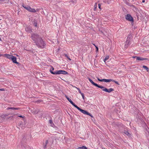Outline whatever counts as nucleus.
Wrapping results in <instances>:
<instances>
[{
    "instance_id": "nucleus-50",
    "label": "nucleus",
    "mask_w": 149,
    "mask_h": 149,
    "mask_svg": "<svg viewBox=\"0 0 149 149\" xmlns=\"http://www.w3.org/2000/svg\"><path fill=\"white\" fill-rule=\"evenodd\" d=\"M52 40V38H51V40H51H51Z\"/></svg>"
},
{
    "instance_id": "nucleus-13",
    "label": "nucleus",
    "mask_w": 149,
    "mask_h": 149,
    "mask_svg": "<svg viewBox=\"0 0 149 149\" xmlns=\"http://www.w3.org/2000/svg\"><path fill=\"white\" fill-rule=\"evenodd\" d=\"M31 28L29 26L25 28V30L26 31L30 32L32 31Z\"/></svg>"
},
{
    "instance_id": "nucleus-26",
    "label": "nucleus",
    "mask_w": 149,
    "mask_h": 149,
    "mask_svg": "<svg viewBox=\"0 0 149 149\" xmlns=\"http://www.w3.org/2000/svg\"><path fill=\"white\" fill-rule=\"evenodd\" d=\"M97 3H95L94 5V10H96V9L97 8Z\"/></svg>"
},
{
    "instance_id": "nucleus-34",
    "label": "nucleus",
    "mask_w": 149,
    "mask_h": 149,
    "mask_svg": "<svg viewBox=\"0 0 149 149\" xmlns=\"http://www.w3.org/2000/svg\"><path fill=\"white\" fill-rule=\"evenodd\" d=\"M81 95L82 96L83 99L84 100V94L83 93H82V94H81Z\"/></svg>"
},
{
    "instance_id": "nucleus-32",
    "label": "nucleus",
    "mask_w": 149,
    "mask_h": 149,
    "mask_svg": "<svg viewBox=\"0 0 149 149\" xmlns=\"http://www.w3.org/2000/svg\"><path fill=\"white\" fill-rule=\"evenodd\" d=\"M95 47L96 48V52H97L98 51V47H97L96 46H95Z\"/></svg>"
},
{
    "instance_id": "nucleus-44",
    "label": "nucleus",
    "mask_w": 149,
    "mask_h": 149,
    "mask_svg": "<svg viewBox=\"0 0 149 149\" xmlns=\"http://www.w3.org/2000/svg\"><path fill=\"white\" fill-rule=\"evenodd\" d=\"M0 90L2 91L4 90L3 89H0Z\"/></svg>"
},
{
    "instance_id": "nucleus-25",
    "label": "nucleus",
    "mask_w": 149,
    "mask_h": 149,
    "mask_svg": "<svg viewBox=\"0 0 149 149\" xmlns=\"http://www.w3.org/2000/svg\"><path fill=\"white\" fill-rule=\"evenodd\" d=\"M24 148L25 149H31L30 147L29 146H24Z\"/></svg>"
},
{
    "instance_id": "nucleus-43",
    "label": "nucleus",
    "mask_w": 149,
    "mask_h": 149,
    "mask_svg": "<svg viewBox=\"0 0 149 149\" xmlns=\"http://www.w3.org/2000/svg\"><path fill=\"white\" fill-rule=\"evenodd\" d=\"M136 57H136V56H133L132 57L133 58H136Z\"/></svg>"
},
{
    "instance_id": "nucleus-38",
    "label": "nucleus",
    "mask_w": 149,
    "mask_h": 149,
    "mask_svg": "<svg viewBox=\"0 0 149 149\" xmlns=\"http://www.w3.org/2000/svg\"><path fill=\"white\" fill-rule=\"evenodd\" d=\"M78 91H79V93H80V94H82L83 93H82L81 92V91H80V90H79Z\"/></svg>"
},
{
    "instance_id": "nucleus-23",
    "label": "nucleus",
    "mask_w": 149,
    "mask_h": 149,
    "mask_svg": "<svg viewBox=\"0 0 149 149\" xmlns=\"http://www.w3.org/2000/svg\"><path fill=\"white\" fill-rule=\"evenodd\" d=\"M109 58V56H106L105 57V58L104 59V61L105 62Z\"/></svg>"
},
{
    "instance_id": "nucleus-19",
    "label": "nucleus",
    "mask_w": 149,
    "mask_h": 149,
    "mask_svg": "<svg viewBox=\"0 0 149 149\" xmlns=\"http://www.w3.org/2000/svg\"><path fill=\"white\" fill-rule=\"evenodd\" d=\"M33 24L34 26H35V27L37 26V22L36 20H34Z\"/></svg>"
},
{
    "instance_id": "nucleus-29",
    "label": "nucleus",
    "mask_w": 149,
    "mask_h": 149,
    "mask_svg": "<svg viewBox=\"0 0 149 149\" xmlns=\"http://www.w3.org/2000/svg\"><path fill=\"white\" fill-rule=\"evenodd\" d=\"M14 107H8L6 109L7 110L13 109L14 110Z\"/></svg>"
},
{
    "instance_id": "nucleus-1",
    "label": "nucleus",
    "mask_w": 149,
    "mask_h": 149,
    "mask_svg": "<svg viewBox=\"0 0 149 149\" xmlns=\"http://www.w3.org/2000/svg\"><path fill=\"white\" fill-rule=\"evenodd\" d=\"M32 39L36 45L39 47H42L46 45L42 38L37 34L33 33L31 35Z\"/></svg>"
},
{
    "instance_id": "nucleus-37",
    "label": "nucleus",
    "mask_w": 149,
    "mask_h": 149,
    "mask_svg": "<svg viewBox=\"0 0 149 149\" xmlns=\"http://www.w3.org/2000/svg\"><path fill=\"white\" fill-rule=\"evenodd\" d=\"M20 108H14V110H18Z\"/></svg>"
},
{
    "instance_id": "nucleus-17",
    "label": "nucleus",
    "mask_w": 149,
    "mask_h": 149,
    "mask_svg": "<svg viewBox=\"0 0 149 149\" xmlns=\"http://www.w3.org/2000/svg\"><path fill=\"white\" fill-rule=\"evenodd\" d=\"M96 87H98L99 88H100L101 89H102V90L103 89H105V88H105L104 86H100V85H99L98 84L97 85Z\"/></svg>"
},
{
    "instance_id": "nucleus-49",
    "label": "nucleus",
    "mask_w": 149,
    "mask_h": 149,
    "mask_svg": "<svg viewBox=\"0 0 149 149\" xmlns=\"http://www.w3.org/2000/svg\"><path fill=\"white\" fill-rule=\"evenodd\" d=\"M48 84H49V83H48V84H47V85H48Z\"/></svg>"
},
{
    "instance_id": "nucleus-10",
    "label": "nucleus",
    "mask_w": 149,
    "mask_h": 149,
    "mask_svg": "<svg viewBox=\"0 0 149 149\" xmlns=\"http://www.w3.org/2000/svg\"><path fill=\"white\" fill-rule=\"evenodd\" d=\"M50 67H51V68L49 70V71L51 73L54 74H55V72H56V71L54 72L53 70H54V68L51 66H50Z\"/></svg>"
},
{
    "instance_id": "nucleus-55",
    "label": "nucleus",
    "mask_w": 149,
    "mask_h": 149,
    "mask_svg": "<svg viewBox=\"0 0 149 149\" xmlns=\"http://www.w3.org/2000/svg\"><path fill=\"white\" fill-rule=\"evenodd\" d=\"M53 42H53V40H52V41Z\"/></svg>"
},
{
    "instance_id": "nucleus-46",
    "label": "nucleus",
    "mask_w": 149,
    "mask_h": 149,
    "mask_svg": "<svg viewBox=\"0 0 149 149\" xmlns=\"http://www.w3.org/2000/svg\"><path fill=\"white\" fill-rule=\"evenodd\" d=\"M145 1V0H143L142 2H144Z\"/></svg>"
},
{
    "instance_id": "nucleus-47",
    "label": "nucleus",
    "mask_w": 149,
    "mask_h": 149,
    "mask_svg": "<svg viewBox=\"0 0 149 149\" xmlns=\"http://www.w3.org/2000/svg\"><path fill=\"white\" fill-rule=\"evenodd\" d=\"M76 149H80V148H79H79H76Z\"/></svg>"
},
{
    "instance_id": "nucleus-51",
    "label": "nucleus",
    "mask_w": 149,
    "mask_h": 149,
    "mask_svg": "<svg viewBox=\"0 0 149 149\" xmlns=\"http://www.w3.org/2000/svg\"><path fill=\"white\" fill-rule=\"evenodd\" d=\"M93 45L95 46H96L94 44H93Z\"/></svg>"
},
{
    "instance_id": "nucleus-54",
    "label": "nucleus",
    "mask_w": 149,
    "mask_h": 149,
    "mask_svg": "<svg viewBox=\"0 0 149 149\" xmlns=\"http://www.w3.org/2000/svg\"><path fill=\"white\" fill-rule=\"evenodd\" d=\"M2 81V80H0V81Z\"/></svg>"
},
{
    "instance_id": "nucleus-27",
    "label": "nucleus",
    "mask_w": 149,
    "mask_h": 149,
    "mask_svg": "<svg viewBox=\"0 0 149 149\" xmlns=\"http://www.w3.org/2000/svg\"><path fill=\"white\" fill-rule=\"evenodd\" d=\"M112 81H113V82H115L116 84L118 85H119V84L118 83V81H116L113 79H112Z\"/></svg>"
},
{
    "instance_id": "nucleus-2",
    "label": "nucleus",
    "mask_w": 149,
    "mask_h": 149,
    "mask_svg": "<svg viewBox=\"0 0 149 149\" xmlns=\"http://www.w3.org/2000/svg\"><path fill=\"white\" fill-rule=\"evenodd\" d=\"M132 38V36L131 34L128 35L126 40L125 42V47H127L130 44V41Z\"/></svg>"
},
{
    "instance_id": "nucleus-5",
    "label": "nucleus",
    "mask_w": 149,
    "mask_h": 149,
    "mask_svg": "<svg viewBox=\"0 0 149 149\" xmlns=\"http://www.w3.org/2000/svg\"><path fill=\"white\" fill-rule=\"evenodd\" d=\"M80 111L82 113L84 114L89 115L91 117H93V116L91 114L89 113H88L87 111H86V110L81 109V110H80Z\"/></svg>"
},
{
    "instance_id": "nucleus-22",
    "label": "nucleus",
    "mask_w": 149,
    "mask_h": 149,
    "mask_svg": "<svg viewBox=\"0 0 149 149\" xmlns=\"http://www.w3.org/2000/svg\"><path fill=\"white\" fill-rule=\"evenodd\" d=\"M90 82L93 85L95 86H96L97 84L94 83L92 80Z\"/></svg>"
},
{
    "instance_id": "nucleus-36",
    "label": "nucleus",
    "mask_w": 149,
    "mask_h": 149,
    "mask_svg": "<svg viewBox=\"0 0 149 149\" xmlns=\"http://www.w3.org/2000/svg\"><path fill=\"white\" fill-rule=\"evenodd\" d=\"M101 6V5L100 3L98 4V8L100 9H101V7H100Z\"/></svg>"
},
{
    "instance_id": "nucleus-21",
    "label": "nucleus",
    "mask_w": 149,
    "mask_h": 149,
    "mask_svg": "<svg viewBox=\"0 0 149 149\" xmlns=\"http://www.w3.org/2000/svg\"><path fill=\"white\" fill-rule=\"evenodd\" d=\"M23 6L24 8H25V9H26V10H27L28 11L29 9L30 6Z\"/></svg>"
},
{
    "instance_id": "nucleus-20",
    "label": "nucleus",
    "mask_w": 149,
    "mask_h": 149,
    "mask_svg": "<svg viewBox=\"0 0 149 149\" xmlns=\"http://www.w3.org/2000/svg\"><path fill=\"white\" fill-rule=\"evenodd\" d=\"M143 68L146 69L147 72H148L149 71V68L146 66L143 65Z\"/></svg>"
},
{
    "instance_id": "nucleus-24",
    "label": "nucleus",
    "mask_w": 149,
    "mask_h": 149,
    "mask_svg": "<svg viewBox=\"0 0 149 149\" xmlns=\"http://www.w3.org/2000/svg\"><path fill=\"white\" fill-rule=\"evenodd\" d=\"M80 149H87V148L85 146H83L82 147H79Z\"/></svg>"
},
{
    "instance_id": "nucleus-48",
    "label": "nucleus",
    "mask_w": 149,
    "mask_h": 149,
    "mask_svg": "<svg viewBox=\"0 0 149 149\" xmlns=\"http://www.w3.org/2000/svg\"><path fill=\"white\" fill-rule=\"evenodd\" d=\"M3 55H2V54H0V56H2Z\"/></svg>"
},
{
    "instance_id": "nucleus-12",
    "label": "nucleus",
    "mask_w": 149,
    "mask_h": 149,
    "mask_svg": "<svg viewBox=\"0 0 149 149\" xmlns=\"http://www.w3.org/2000/svg\"><path fill=\"white\" fill-rule=\"evenodd\" d=\"M49 123L50 124V126L51 127H54L55 126L54 124L53 123L52 120H50L49 121Z\"/></svg>"
},
{
    "instance_id": "nucleus-16",
    "label": "nucleus",
    "mask_w": 149,
    "mask_h": 149,
    "mask_svg": "<svg viewBox=\"0 0 149 149\" xmlns=\"http://www.w3.org/2000/svg\"><path fill=\"white\" fill-rule=\"evenodd\" d=\"M65 96L66 98H67V99L70 103L71 104H72L73 102L72 101V100L70 98H69L67 95H65Z\"/></svg>"
},
{
    "instance_id": "nucleus-7",
    "label": "nucleus",
    "mask_w": 149,
    "mask_h": 149,
    "mask_svg": "<svg viewBox=\"0 0 149 149\" xmlns=\"http://www.w3.org/2000/svg\"><path fill=\"white\" fill-rule=\"evenodd\" d=\"M33 112L34 114H35L40 113V114L42 115V116L43 114L42 112V111H40L39 109H36Z\"/></svg>"
},
{
    "instance_id": "nucleus-41",
    "label": "nucleus",
    "mask_w": 149,
    "mask_h": 149,
    "mask_svg": "<svg viewBox=\"0 0 149 149\" xmlns=\"http://www.w3.org/2000/svg\"><path fill=\"white\" fill-rule=\"evenodd\" d=\"M18 117H20V118H23L24 117H23V116H22L21 115L19 116H18Z\"/></svg>"
},
{
    "instance_id": "nucleus-28",
    "label": "nucleus",
    "mask_w": 149,
    "mask_h": 149,
    "mask_svg": "<svg viewBox=\"0 0 149 149\" xmlns=\"http://www.w3.org/2000/svg\"><path fill=\"white\" fill-rule=\"evenodd\" d=\"M65 57H67V58L69 60L71 61V59L70 58V57L68 56L67 54H65Z\"/></svg>"
},
{
    "instance_id": "nucleus-18",
    "label": "nucleus",
    "mask_w": 149,
    "mask_h": 149,
    "mask_svg": "<svg viewBox=\"0 0 149 149\" xmlns=\"http://www.w3.org/2000/svg\"><path fill=\"white\" fill-rule=\"evenodd\" d=\"M124 133L126 134L129 137L130 136V133L127 131H125L124 132Z\"/></svg>"
},
{
    "instance_id": "nucleus-35",
    "label": "nucleus",
    "mask_w": 149,
    "mask_h": 149,
    "mask_svg": "<svg viewBox=\"0 0 149 149\" xmlns=\"http://www.w3.org/2000/svg\"><path fill=\"white\" fill-rule=\"evenodd\" d=\"M76 108L77 109H78L80 111L81 110V109L79 107H78L77 106L76 107Z\"/></svg>"
},
{
    "instance_id": "nucleus-6",
    "label": "nucleus",
    "mask_w": 149,
    "mask_h": 149,
    "mask_svg": "<svg viewBox=\"0 0 149 149\" xmlns=\"http://www.w3.org/2000/svg\"><path fill=\"white\" fill-rule=\"evenodd\" d=\"M97 79L100 81H104L106 82H109L110 81H112V79H100L99 78H97Z\"/></svg>"
},
{
    "instance_id": "nucleus-11",
    "label": "nucleus",
    "mask_w": 149,
    "mask_h": 149,
    "mask_svg": "<svg viewBox=\"0 0 149 149\" xmlns=\"http://www.w3.org/2000/svg\"><path fill=\"white\" fill-rule=\"evenodd\" d=\"M144 60H148V59L147 58H143L140 57H136V60L143 61Z\"/></svg>"
},
{
    "instance_id": "nucleus-9",
    "label": "nucleus",
    "mask_w": 149,
    "mask_h": 149,
    "mask_svg": "<svg viewBox=\"0 0 149 149\" xmlns=\"http://www.w3.org/2000/svg\"><path fill=\"white\" fill-rule=\"evenodd\" d=\"M102 90L107 92L110 93L111 92L113 91L114 89L111 88H110L109 89H107V88H106L105 89H103Z\"/></svg>"
},
{
    "instance_id": "nucleus-53",
    "label": "nucleus",
    "mask_w": 149,
    "mask_h": 149,
    "mask_svg": "<svg viewBox=\"0 0 149 149\" xmlns=\"http://www.w3.org/2000/svg\"><path fill=\"white\" fill-rule=\"evenodd\" d=\"M3 1V0H0V1Z\"/></svg>"
},
{
    "instance_id": "nucleus-15",
    "label": "nucleus",
    "mask_w": 149,
    "mask_h": 149,
    "mask_svg": "<svg viewBox=\"0 0 149 149\" xmlns=\"http://www.w3.org/2000/svg\"><path fill=\"white\" fill-rule=\"evenodd\" d=\"M5 55L6 56V57L9 59H11L12 57L13 56V55L10 54H5Z\"/></svg>"
},
{
    "instance_id": "nucleus-45",
    "label": "nucleus",
    "mask_w": 149,
    "mask_h": 149,
    "mask_svg": "<svg viewBox=\"0 0 149 149\" xmlns=\"http://www.w3.org/2000/svg\"><path fill=\"white\" fill-rule=\"evenodd\" d=\"M70 1L72 2H74V1H73V0H71Z\"/></svg>"
},
{
    "instance_id": "nucleus-39",
    "label": "nucleus",
    "mask_w": 149,
    "mask_h": 149,
    "mask_svg": "<svg viewBox=\"0 0 149 149\" xmlns=\"http://www.w3.org/2000/svg\"><path fill=\"white\" fill-rule=\"evenodd\" d=\"M13 116H10V117H9L8 118H7V119H9V118H10L11 119L12 118H13Z\"/></svg>"
},
{
    "instance_id": "nucleus-8",
    "label": "nucleus",
    "mask_w": 149,
    "mask_h": 149,
    "mask_svg": "<svg viewBox=\"0 0 149 149\" xmlns=\"http://www.w3.org/2000/svg\"><path fill=\"white\" fill-rule=\"evenodd\" d=\"M17 58L16 57L13 56L12 57L11 60L13 63L19 64V63L17 62L16 61Z\"/></svg>"
},
{
    "instance_id": "nucleus-42",
    "label": "nucleus",
    "mask_w": 149,
    "mask_h": 149,
    "mask_svg": "<svg viewBox=\"0 0 149 149\" xmlns=\"http://www.w3.org/2000/svg\"><path fill=\"white\" fill-rule=\"evenodd\" d=\"M75 88H76L77 89V90H78V91H79V90H80V89L79 88H77V87H75Z\"/></svg>"
},
{
    "instance_id": "nucleus-33",
    "label": "nucleus",
    "mask_w": 149,
    "mask_h": 149,
    "mask_svg": "<svg viewBox=\"0 0 149 149\" xmlns=\"http://www.w3.org/2000/svg\"><path fill=\"white\" fill-rule=\"evenodd\" d=\"M46 146H47V140H46L45 141V144L44 147V148H46Z\"/></svg>"
},
{
    "instance_id": "nucleus-3",
    "label": "nucleus",
    "mask_w": 149,
    "mask_h": 149,
    "mask_svg": "<svg viewBox=\"0 0 149 149\" xmlns=\"http://www.w3.org/2000/svg\"><path fill=\"white\" fill-rule=\"evenodd\" d=\"M54 73L55 74H68V72H67L64 70H56V72H55Z\"/></svg>"
},
{
    "instance_id": "nucleus-31",
    "label": "nucleus",
    "mask_w": 149,
    "mask_h": 149,
    "mask_svg": "<svg viewBox=\"0 0 149 149\" xmlns=\"http://www.w3.org/2000/svg\"><path fill=\"white\" fill-rule=\"evenodd\" d=\"M71 104L75 108L77 106L73 102Z\"/></svg>"
},
{
    "instance_id": "nucleus-52",
    "label": "nucleus",
    "mask_w": 149,
    "mask_h": 149,
    "mask_svg": "<svg viewBox=\"0 0 149 149\" xmlns=\"http://www.w3.org/2000/svg\"><path fill=\"white\" fill-rule=\"evenodd\" d=\"M93 45L95 46H96L94 44H93Z\"/></svg>"
},
{
    "instance_id": "nucleus-40",
    "label": "nucleus",
    "mask_w": 149,
    "mask_h": 149,
    "mask_svg": "<svg viewBox=\"0 0 149 149\" xmlns=\"http://www.w3.org/2000/svg\"><path fill=\"white\" fill-rule=\"evenodd\" d=\"M88 79L90 81L92 80L90 78H88Z\"/></svg>"
},
{
    "instance_id": "nucleus-30",
    "label": "nucleus",
    "mask_w": 149,
    "mask_h": 149,
    "mask_svg": "<svg viewBox=\"0 0 149 149\" xmlns=\"http://www.w3.org/2000/svg\"><path fill=\"white\" fill-rule=\"evenodd\" d=\"M8 115H2L1 116V117L2 118H5V117H6Z\"/></svg>"
},
{
    "instance_id": "nucleus-56",
    "label": "nucleus",
    "mask_w": 149,
    "mask_h": 149,
    "mask_svg": "<svg viewBox=\"0 0 149 149\" xmlns=\"http://www.w3.org/2000/svg\"><path fill=\"white\" fill-rule=\"evenodd\" d=\"M148 60H149V59H148Z\"/></svg>"
},
{
    "instance_id": "nucleus-14",
    "label": "nucleus",
    "mask_w": 149,
    "mask_h": 149,
    "mask_svg": "<svg viewBox=\"0 0 149 149\" xmlns=\"http://www.w3.org/2000/svg\"><path fill=\"white\" fill-rule=\"evenodd\" d=\"M28 11L30 12H35L36 11L35 10V9L34 8H31V7H30Z\"/></svg>"
},
{
    "instance_id": "nucleus-4",
    "label": "nucleus",
    "mask_w": 149,
    "mask_h": 149,
    "mask_svg": "<svg viewBox=\"0 0 149 149\" xmlns=\"http://www.w3.org/2000/svg\"><path fill=\"white\" fill-rule=\"evenodd\" d=\"M125 18L127 20L133 22V18L129 14H127L125 17Z\"/></svg>"
}]
</instances>
